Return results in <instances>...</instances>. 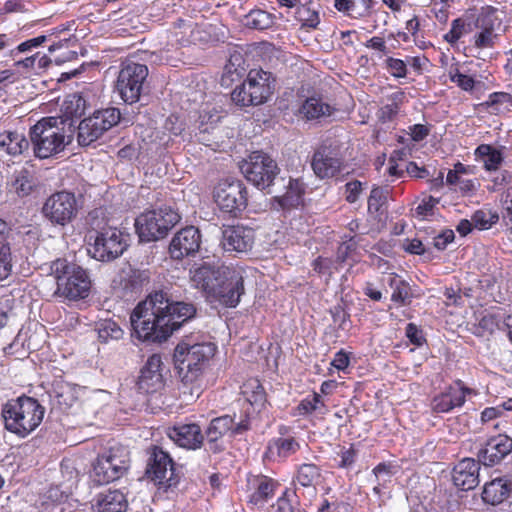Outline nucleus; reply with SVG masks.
<instances>
[{
	"label": "nucleus",
	"instance_id": "obj_36",
	"mask_svg": "<svg viewBox=\"0 0 512 512\" xmlns=\"http://www.w3.org/2000/svg\"><path fill=\"white\" fill-rule=\"evenodd\" d=\"M305 184L299 179H290L286 192L281 196H275L274 201L282 209L298 207L303 200Z\"/></svg>",
	"mask_w": 512,
	"mask_h": 512
},
{
	"label": "nucleus",
	"instance_id": "obj_61",
	"mask_svg": "<svg viewBox=\"0 0 512 512\" xmlns=\"http://www.w3.org/2000/svg\"><path fill=\"white\" fill-rule=\"evenodd\" d=\"M351 506L345 501L330 502L328 499H323L317 512H350Z\"/></svg>",
	"mask_w": 512,
	"mask_h": 512
},
{
	"label": "nucleus",
	"instance_id": "obj_59",
	"mask_svg": "<svg viewBox=\"0 0 512 512\" xmlns=\"http://www.w3.org/2000/svg\"><path fill=\"white\" fill-rule=\"evenodd\" d=\"M34 186L27 172L19 175L14 182L15 191L20 197L28 196L33 191Z\"/></svg>",
	"mask_w": 512,
	"mask_h": 512
},
{
	"label": "nucleus",
	"instance_id": "obj_25",
	"mask_svg": "<svg viewBox=\"0 0 512 512\" xmlns=\"http://www.w3.org/2000/svg\"><path fill=\"white\" fill-rule=\"evenodd\" d=\"M480 461L463 458L453 468L452 479L455 486L463 491L474 489L479 484Z\"/></svg>",
	"mask_w": 512,
	"mask_h": 512
},
{
	"label": "nucleus",
	"instance_id": "obj_26",
	"mask_svg": "<svg viewBox=\"0 0 512 512\" xmlns=\"http://www.w3.org/2000/svg\"><path fill=\"white\" fill-rule=\"evenodd\" d=\"M223 247L227 251L247 252L254 243V231L241 225L228 226L223 231Z\"/></svg>",
	"mask_w": 512,
	"mask_h": 512
},
{
	"label": "nucleus",
	"instance_id": "obj_9",
	"mask_svg": "<svg viewBox=\"0 0 512 512\" xmlns=\"http://www.w3.org/2000/svg\"><path fill=\"white\" fill-rule=\"evenodd\" d=\"M129 463L128 449L116 443L98 454L92 465V479L97 485L109 484L124 476Z\"/></svg>",
	"mask_w": 512,
	"mask_h": 512
},
{
	"label": "nucleus",
	"instance_id": "obj_46",
	"mask_svg": "<svg viewBox=\"0 0 512 512\" xmlns=\"http://www.w3.org/2000/svg\"><path fill=\"white\" fill-rule=\"evenodd\" d=\"M295 19L301 23V28L315 30L320 24L319 12L308 4H300L295 11Z\"/></svg>",
	"mask_w": 512,
	"mask_h": 512
},
{
	"label": "nucleus",
	"instance_id": "obj_5",
	"mask_svg": "<svg viewBox=\"0 0 512 512\" xmlns=\"http://www.w3.org/2000/svg\"><path fill=\"white\" fill-rule=\"evenodd\" d=\"M29 138L37 159L56 157L70 143L65 132L64 121L57 117H43L29 129Z\"/></svg>",
	"mask_w": 512,
	"mask_h": 512
},
{
	"label": "nucleus",
	"instance_id": "obj_8",
	"mask_svg": "<svg viewBox=\"0 0 512 512\" xmlns=\"http://www.w3.org/2000/svg\"><path fill=\"white\" fill-rule=\"evenodd\" d=\"M180 220L176 209L163 205L141 213L135 220V228L141 241H158L165 238Z\"/></svg>",
	"mask_w": 512,
	"mask_h": 512
},
{
	"label": "nucleus",
	"instance_id": "obj_19",
	"mask_svg": "<svg viewBox=\"0 0 512 512\" xmlns=\"http://www.w3.org/2000/svg\"><path fill=\"white\" fill-rule=\"evenodd\" d=\"M201 232L194 226H186L171 239L168 252L172 259L182 260L194 256L201 246Z\"/></svg>",
	"mask_w": 512,
	"mask_h": 512
},
{
	"label": "nucleus",
	"instance_id": "obj_63",
	"mask_svg": "<svg viewBox=\"0 0 512 512\" xmlns=\"http://www.w3.org/2000/svg\"><path fill=\"white\" fill-rule=\"evenodd\" d=\"M332 320L338 325L339 329L345 330L346 323L350 320V314L344 309L343 306L337 305L330 310Z\"/></svg>",
	"mask_w": 512,
	"mask_h": 512
},
{
	"label": "nucleus",
	"instance_id": "obj_30",
	"mask_svg": "<svg viewBox=\"0 0 512 512\" xmlns=\"http://www.w3.org/2000/svg\"><path fill=\"white\" fill-rule=\"evenodd\" d=\"M383 281L392 289L391 301L397 307L408 306L413 299L410 284L396 273H389Z\"/></svg>",
	"mask_w": 512,
	"mask_h": 512
},
{
	"label": "nucleus",
	"instance_id": "obj_13",
	"mask_svg": "<svg viewBox=\"0 0 512 512\" xmlns=\"http://www.w3.org/2000/svg\"><path fill=\"white\" fill-rule=\"evenodd\" d=\"M146 475L158 489L164 491L176 487L181 478L170 454L156 445L150 449Z\"/></svg>",
	"mask_w": 512,
	"mask_h": 512
},
{
	"label": "nucleus",
	"instance_id": "obj_15",
	"mask_svg": "<svg viewBox=\"0 0 512 512\" xmlns=\"http://www.w3.org/2000/svg\"><path fill=\"white\" fill-rule=\"evenodd\" d=\"M149 74L148 67L136 62L122 64L116 80V91L127 104L140 100Z\"/></svg>",
	"mask_w": 512,
	"mask_h": 512
},
{
	"label": "nucleus",
	"instance_id": "obj_7",
	"mask_svg": "<svg viewBox=\"0 0 512 512\" xmlns=\"http://www.w3.org/2000/svg\"><path fill=\"white\" fill-rule=\"evenodd\" d=\"M275 78L263 69H251L246 79L231 92L232 102L239 107L261 105L273 94Z\"/></svg>",
	"mask_w": 512,
	"mask_h": 512
},
{
	"label": "nucleus",
	"instance_id": "obj_37",
	"mask_svg": "<svg viewBox=\"0 0 512 512\" xmlns=\"http://www.w3.org/2000/svg\"><path fill=\"white\" fill-rule=\"evenodd\" d=\"M86 100L79 94L69 95L61 107L62 116L57 117L64 121V125L69 121V126L74 125V120L81 118L85 114Z\"/></svg>",
	"mask_w": 512,
	"mask_h": 512
},
{
	"label": "nucleus",
	"instance_id": "obj_28",
	"mask_svg": "<svg viewBox=\"0 0 512 512\" xmlns=\"http://www.w3.org/2000/svg\"><path fill=\"white\" fill-rule=\"evenodd\" d=\"M328 411V406L321 394L313 391L311 394L300 400L298 405L292 409L291 415L302 418H308L311 416H320L323 418Z\"/></svg>",
	"mask_w": 512,
	"mask_h": 512
},
{
	"label": "nucleus",
	"instance_id": "obj_39",
	"mask_svg": "<svg viewBox=\"0 0 512 512\" xmlns=\"http://www.w3.org/2000/svg\"><path fill=\"white\" fill-rule=\"evenodd\" d=\"M475 159L483 162L486 171H496L504 161L503 153L490 144H480L474 150Z\"/></svg>",
	"mask_w": 512,
	"mask_h": 512
},
{
	"label": "nucleus",
	"instance_id": "obj_58",
	"mask_svg": "<svg viewBox=\"0 0 512 512\" xmlns=\"http://www.w3.org/2000/svg\"><path fill=\"white\" fill-rule=\"evenodd\" d=\"M340 457V461L337 465L340 469H348L351 468L356 462L357 458V450L354 444H350L348 448L342 447L340 452L338 453Z\"/></svg>",
	"mask_w": 512,
	"mask_h": 512
},
{
	"label": "nucleus",
	"instance_id": "obj_4",
	"mask_svg": "<svg viewBox=\"0 0 512 512\" xmlns=\"http://www.w3.org/2000/svg\"><path fill=\"white\" fill-rule=\"evenodd\" d=\"M45 411L37 398L22 394L2 404L0 416L6 431L24 439L41 425Z\"/></svg>",
	"mask_w": 512,
	"mask_h": 512
},
{
	"label": "nucleus",
	"instance_id": "obj_38",
	"mask_svg": "<svg viewBox=\"0 0 512 512\" xmlns=\"http://www.w3.org/2000/svg\"><path fill=\"white\" fill-rule=\"evenodd\" d=\"M29 141L23 134L16 131H4L0 133V149L11 156L21 155L28 150Z\"/></svg>",
	"mask_w": 512,
	"mask_h": 512
},
{
	"label": "nucleus",
	"instance_id": "obj_18",
	"mask_svg": "<svg viewBox=\"0 0 512 512\" xmlns=\"http://www.w3.org/2000/svg\"><path fill=\"white\" fill-rule=\"evenodd\" d=\"M476 394V390L468 387L461 379H456L432 397L431 411L435 414L449 413L455 408H461L465 404L467 396Z\"/></svg>",
	"mask_w": 512,
	"mask_h": 512
},
{
	"label": "nucleus",
	"instance_id": "obj_14",
	"mask_svg": "<svg viewBox=\"0 0 512 512\" xmlns=\"http://www.w3.org/2000/svg\"><path fill=\"white\" fill-rule=\"evenodd\" d=\"M213 199L223 213L237 217L248 205V190L241 180L223 179L215 185Z\"/></svg>",
	"mask_w": 512,
	"mask_h": 512
},
{
	"label": "nucleus",
	"instance_id": "obj_60",
	"mask_svg": "<svg viewBox=\"0 0 512 512\" xmlns=\"http://www.w3.org/2000/svg\"><path fill=\"white\" fill-rule=\"evenodd\" d=\"M220 115L217 112L203 111L199 115V130L206 133L213 129L220 120Z\"/></svg>",
	"mask_w": 512,
	"mask_h": 512
},
{
	"label": "nucleus",
	"instance_id": "obj_16",
	"mask_svg": "<svg viewBox=\"0 0 512 512\" xmlns=\"http://www.w3.org/2000/svg\"><path fill=\"white\" fill-rule=\"evenodd\" d=\"M251 429L250 417L245 414L238 422L234 417L226 414L213 418L208 424L205 435L207 437V451L218 454L224 450L221 439L225 435L235 437L242 435Z\"/></svg>",
	"mask_w": 512,
	"mask_h": 512
},
{
	"label": "nucleus",
	"instance_id": "obj_50",
	"mask_svg": "<svg viewBox=\"0 0 512 512\" xmlns=\"http://www.w3.org/2000/svg\"><path fill=\"white\" fill-rule=\"evenodd\" d=\"M296 497L295 489L286 488L277 498L276 503L271 506L269 512H296L294 505Z\"/></svg>",
	"mask_w": 512,
	"mask_h": 512
},
{
	"label": "nucleus",
	"instance_id": "obj_29",
	"mask_svg": "<svg viewBox=\"0 0 512 512\" xmlns=\"http://www.w3.org/2000/svg\"><path fill=\"white\" fill-rule=\"evenodd\" d=\"M247 67L246 59L241 52L233 51L230 53L221 76V86L228 88L235 82L240 81L245 75Z\"/></svg>",
	"mask_w": 512,
	"mask_h": 512
},
{
	"label": "nucleus",
	"instance_id": "obj_17",
	"mask_svg": "<svg viewBox=\"0 0 512 512\" xmlns=\"http://www.w3.org/2000/svg\"><path fill=\"white\" fill-rule=\"evenodd\" d=\"M120 121L117 108L98 110L93 115L84 118L78 125V143L88 146L100 138L103 133Z\"/></svg>",
	"mask_w": 512,
	"mask_h": 512
},
{
	"label": "nucleus",
	"instance_id": "obj_23",
	"mask_svg": "<svg viewBox=\"0 0 512 512\" xmlns=\"http://www.w3.org/2000/svg\"><path fill=\"white\" fill-rule=\"evenodd\" d=\"M512 452V438L506 434L490 437L478 451L477 457L481 464L493 467L499 464Z\"/></svg>",
	"mask_w": 512,
	"mask_h": 512
},
{
	"label": "nucleus",
	"instance_id": "obj_41",
	"mask_svg": "<svg viewBox=\"0 0 512 512\" xmlns=\"http://www.w3.org/2000/svg\"><path fill=\"white\" fill-rule=\"evenodd\" d=\"M391 191L389 186H373L367 201L368 212L378 216L384 214Z\"/></svg>",
	"mask_w": 512,
	"mask_h": 512
},
{
	"label": "nucleus",
	"instance_id": "obj_56",
	"mask_svg": "<svg viewBox=\"0 0 512 512\" xmlns=\"http://www.w3.org/2000/svg\"><path fill=\"white\" fill-rule=\"evenodd\" d=\"M346 238L348 239L342 242L337 249V261L343 263L349 259H352L356 262V259L354 258V255L357 251V242L355 241V237L350 235L346 236Z\"/></svg>",
	"mask_w": 512,
	"mask_h": 512
},
{
	"label": "nucleus",
	"instance_id": "obj_2",
	"mask_svg": "<svg viewBox=\"0 0 512 512\" xmlns=\"http://www.w3.org/2000/svg\"><path fill=\"white\" fill-rule=\"evenodd\" d=\"M217 352V345L208 340L197 341L193 336L180 341L173 354L175 368L182 386L198 398L206 389L205 373Z\"/></svg>",
	"mask_w": 512,
	"mask_h": 512
},
{
	"label": "nucleus",
	"instance_id": "obj_45",
	"mask_svg": "<svg viewBox=\"0 0 512 512\" xmlns=\"http://www.w3.org/2000/svg\"><path fill=\"white\" fill-rule=\"evenodd\" d=\"M275 21V15L262 9L251 10L245 16V25L257 30L269 29L275 24Z\"/></svg>",
	"mask_w": 512,
	"mask_h": 512
},
{
	"label": "nucleus",
	"instance_id": "obj_24",
	"mask_svg": "<svg viewBox=\"0 0 512 512\" xmlns=\"http://www.w3.org/2000/svg\"><path fill=\"white\" fill-rule=\"evenodd\" d=\"M168 437L179 447L198 450L203 446L204 434L197 423H181L168 428Z\"/></svg>",
	"mask_w": 512,
	"mask_h": 512
},
{
	"label": "nucleus",
	"instance_id": "obj_20",
	"mask_svg": "<svg viewBox=\"0 0 512 512\" xmlns=\"http://www.w3.org/2000/svg\"><path fill=\"white\" fill-rule=\"evenodd\" d=\"M162 359L159 354H152L148 357L136 382L139 392L152 394L159 392L165 386V380L162 374Z\"/></svg>",
	"mask_w": 512,
	"mask_h": 512
},
{
	"label": "nucleus",
	"instance_id": "obj_21",
	"mask_svg": "<svg viewBox=\"0 0 512 512\" xmlns=\"http://www.w3.org/2000/svg\"><path fill=\"white\" fill-rule=\"evenodd\" d=\"M280 483L267 475L248 474L246 478V492L248 502L254 506H263L275 496Z\"/></svg>",
	"mask_w": 512,
	"mask_h": 512
},
{
	"label": "nucleus",
	"instance_id": "obj_47",
	"mask_svg": "<svg viewBox=\"0 0 512 512\" xmlns=\"http://www.w3.org/2000/svg\"><path fill=\"white\" fill-rule=\"evenodd\" d=\"M471 31V24L465 18L458 17L451 22L450 30L443 36V39L453 46Z\"/></svg>",
	"mask_w": 512,
	"mask_h": 512
},
{
	"label": "nucleus",
	"instance_id": "obj_33",
	"mask_svg": "<svg viewBox=\"0 0 512 512\" xmlns=\"http://www.w3.org/2000/svg\"><path fill=\"white\" fill-rule=\"evenodd\" d=\"M95 507L97 512H126L128 501L120 490H108L99 494Z\"/></svg>",
	"mask_w": 512,
	"mask_h": 512
},
{
	"label": "nucleus",
	"instance_id": "obj_12",
	"mask_svg": "<svg viewBox=\"0 0 512 512\" xmlns=\"http://www.w3.org/2000/svg\"><path fill=\"white\" fill-rule=\"evenodd\" d=\"M245 178L266 193H273L272 186L279 173L277 163L266 153L252 152L241 165Z\"/></svg>",
	"mask_w": 512,
	"mask_h": 512
},
{
	"label": "nucleus",
	"instance_id": "obj_6",
	"mask_svg": "<svg viewBox=\"0 0 512 512\" xmlns=\"http://www.w3.org/2000/svg\"><path fill=\"white\" fill-rule=\"evenodd\" d=\"M50 270L56 280V294L73 301L88 297L91 279L84 268L65 258H58L51 263Z\"/></svg>",
	"mask_w": 512,
	"mask_h": 512
},
{
	"label": "nucleus",
	"instance_id": "obj_49",
	"mask_svg": "<svg viewBox=\"0 0 512 512\" xmlns=\"http://www.w3.org/2000/svg\"><path fill=\"white\" fill-rule=\"evenodd\" d=\"M123 330L113 320L107 319L99 323L98 337L101 342H108L109 340H119L123 336Z\"/></svg>",
	"mask_w": 512,
	"mask_h": 512
},
{
	"label": "nucleus",
	"instance_id": "obj_43",
	"mask_svg": "<svg viewBox=\"0 0 512 512\" xmlns=\"http://www.w3.org/2000/svg\"><path fill=\"white\" fill-rule=\"evenodd\" d=\"M502 23L498 16V9L492 5L482 6L475 19V27L477 29H486L495 31Z\"/></svg>",
	"mask_w": 512,
	"mask_h": 512
},
{
	"label": "nucleus",
	"instance_id": "obj_31",
	"mask_svg": "<svg viewBox=\"0 0 512 512\" xmlns=\"http://www.w3.org/2000/svg\"><path fill=\"white\" fill-rule=\"evenodd\" d=\"M511 482L498 477L485 483L482 491V499L485 503L497 505L502 503L510 494Z\"/></svg>",
	"mask_w": 512,
	"mask_h": 512
},
{
	"label": "nucleus",
	"instance_id": "obj_32",
	"mask_svg": "<svg viewBox=\"0 0 512 512\" xmlns=\"http://www.w3.org/2000/svg\"><path fill=\"white\" fill-rule=\"evenodd\" d=\"M336 108L323 101L319 96H311L304 100L299 108V114L306 120H315L331 116Z\"/></svg>",
	"mask_w": 512,
	"mask_h": 512
},
{
	"label": "nucleus",
	"instance_id": "obj_53",
	"mask_svg": "<svg viewBox=\"0 0 512 512\" xmlns=\"http://www.w3.org/2000/svg\"><path fill=\"white\" fill-rule=\"evenodd\" d=\"M334 8L351 19H364L355 0H334Z\"/></svg>",
	"mask_w": 512,
	"mask_h": 512
},
{
	"label": "nucleus",
	"instance_id": "obj_3",
	"mask_svg": "<svg viewBox=\"0 0 512 512\" xmlns=\"http://www.w3.org/2000/svg\"><path fill=\"white\" fill-rule=\"evenodd\" d=\"M191 281L208 298L228 308H235L245 293L241 268L204 263L191 270Z\"/></svg>",
	"mask_w": 512,
	"mask_h": 512
},
{
	"label": "nucleus",
	"instance_id": "obj_52",
	"mask_svg": "<svg viewBox=\"0 0 512 512\" xmlns=\"http://www.w3.org/2000/svg\"><path fill=\"white\" fill-rule=\"evenodd\" d=\"M385 70L396 79L406 78L408 75V67L406 60L388 56L384 59Z\"/></svg>",
	"mask_w": 512,
	"mask_h": 512
},
{
	"label": "nucleus",
	"instance_id": "obj_62",
	"mask_svg": "<svg viewBox=\"0 0 512 512\" xmlns=\"http://www.w3.org/2000/svg\"><path fill=\"white\" fill-rule=\"evenodd\" d=\"M345 200L352 204L355 203L363 191V183L359 180H353L345 184Z\"/></svg>",
	"mask_w": 512,
	"mask_h": 512
},
{
	"label": "nucleus",
	"instance_id": "obj_10",
	"mask_svg": "<svg viewBox=\"0 0 512 512\" xmlns=\"http://www.w3.org/2000/svg\"><path fill=\"white\" fill-rule=\"evenodd\" d=\"M80 209L81 203L76 194L63 189L51 193L44 200L40 212L52 226L66 227L77 219Z\"/></svg>",
	"mask_w": 512,
	"mask_h": 512
},
{
	"label": "nucleus",
	"instance_id": "obj_42",
	"mask_svg": "<svg viewBox=\"0 0 512 512\" xmlns=\"http://www.w3.org/2000/svg\"><path fill=\"white\" fill-rule=\"evenodd\" d=\"M405 99V93L398 91L389 96L391 103L383 105L377 112L378 121L382 124L392 122L400 112Z\"/></svg>",
	"mask_w": 512,
	"mask_h": 512
},
{
	"label": "nucleus",
	"instance_id": "obj_40",
	"mask_svg": "<svg viewBox=\"0 0 512 512\" xmlns=\"http://www.w3.org/2000/svg\"><path fill=\"white\" fill-rule=\"evenodd\" d=\"M321 478V468L314 463L300 464L293 477V484L302 487H314Z\"/></svg>",
	"mask_w": 512,
	"mask_h": 512
},
{
	"label": "nucleus",
	"instance_id": "obj_48",
	"mask_svg": "<svg viewBox=\"0 0 512 512\" xmlns=\"http://www.w3.org/2000/svg\"><path fill=\"white\" fill-rule=\"evenodd\" d=\"M448 76L450 81L456 84L463 91L471 92L475 88V78L471 75L462 73L457 63L452 64L449 67Z\"/></svg>",
	"mask_w": 512,
	"mask_h": 512
},
{
	"label": "nucleus",
	"instance_id": "obj_64",
	"mask_svg": "<svg viewBox=\"0 0 512 512\" xmlns=\"http://www.w3.org/2000/svg\"><path fill=\"white\" fill-rule=\"evenodd\" d=\"M507 104L512 106V95L507 92H493L489 95L488 100L485 102L487 107H494Z\"/></svg>",
	"mask_w": 512,
	"mask_h": 512
},
{
	"label": "nucleus",
	"instance_id": "obj_1",
	"mask_svg": "<svg viewBox=\"0 0 512 512\" xmlns=\"http://www.w3.org/2000/svg\"><path fill=\"white\" fill-rule=\"evenodd\" d=\"M195 314L193 304L173 302L163 291H156L133 309L131 337L145 343H162Z\"/></svg>",
	"mask_w": 512,
	"mask_h": 512
},
{
	"label": "nucleus",
	"instance_id": "obj_55",
	"mask_svg": "<svg viewBox=\"0 0 512 512\" xmlns=\"http://www.w3.org/2000/svg\"><path fill=\"white\" fill-rule=\"evenodd\" d=\"M47 40V36L39 35L37 37L28 39L15 47L10 49V57L15 60L19 54L31 52L33 49L38 48Z\"/></svg>",
	"mask_w": 512,
	"mask_h": 512
},
{
	"label": "nucleus",
	"instance_id": "obj_27",
	"mask_svg": "<svg viewBox=\"0 0 512 512\" xmlns=\"http://www.w3.org/2000/svg\"><path fill=\"white\" fill-rule=\"evenodd\" d=\"M301 448L300 442L294 436L275 437L269 440L265 457L272 461H286Z\"/></svg>",
	"mask_w": 512,
	"mask_h": 512
},
{
	"label": "nucleus",
	"instance_id": "obj_51",
	"mask_svg": "<svg viewBox=\"0 0 512 512\" xmlns=\"http://www.w3.org/2000/svg\"><path fill=\"white\" fill-rule=\"evenodd\" d=\"M149 283L150 273L148 270H132L125 280V288L132 292H137Z\"/></svg>",
	"mask_w": 512,
	"mask_h": 512
},
{
	"label": "nucleus",
	"instance_id": "obj_34",
	"mask_svg": "<svg viewBox=\"0 0 512 512\" xmlns=\"http://www.w3.org/2000/svg\"><path fill=\"white\" fill-rule=\"evenodd\" d=\"M241 393L245 400L260 412L267 403V394L261 384L256 378H250L243 383Z\"/></svg>",
	"mask_w": 512,
	"mask_h": 512
},
{
	"label": "nucleus",
	"instance_id": "obj_22",
	"mask_svg": "<svg viewBox=\"0 0 512 512\" xmlns=\"http://www.w3.org/2000/svg\"><path fill=\"white\" fill-rule=\"evenodd\" d=\"M311 166L318 178L328 179L340 173L343 162L335 149L321 145L312 156Z\"/></svg>",
	"mask_w": 512,
	"mask_h": 512
},
{
	"label": "nucleus",
	"instance_id": "obj_57",
	"mask_svg": "<svg viewBox=\"0 0 512 512\" xmlns=\"http://www.w3.org/2000/svg\"><path fill=\"white\" fill-rule=\"evenodd\" d=\"M163 129L169 136L178 137L185 131L186 123L179 116L171 114L166 118Z\"/></svg>",
	"mask_w": 512,
	"mask_h": 512
},
{
	"label": "nucleus",
	"instance_id": "obj_54",
	"mask_svg": "<svg viewBox=\"0 0 512 512\" xmlns=\"http://www.w3.org/2000/svg\"><path fill=\"white\" fill-rule=\"evenodd\" d=\"M498 35L495 31L479 29L473 37L474 47L480 50L491 49L495 46Z\"/></svg>",
	"mask_w": 512,
	"mask_h": 512
},
{
	"label": "nucleus",
	"instance_id": "obj_11",
	"mask_svg": "<svg viewBox=\"0 0 512 512\" xmlns=\"http://www.w3.org/2000/svg\"><path fill=\"white\" fill-rule=\"evenodd\" d=\"M128 234L113 226H105L90 236L88 253L92 258L101 262H110L120 257L128 247Z\"/></svg>",
	"mask_w": 512,
	"mask_h": 512
},
{
	"label": "nucleus",
	"instance_id": "obj_35",
	"mask_svg": "<svg viewBox=\"0 0 512 512\" xmlns=\"http://www.w3.org/2000/svg\"><path fill=\"white\" fill-rule=\"evenodd\" d=\"M53 401L56 408L62 412H67L78 401L76 386L58 382L53 387Z\"/></svg>",
	"mask_w": 512,
	"mask_h": 512
},
{
	"label": "nucleus",
	"instance_id": "obj_44",
	"mask_svg": "<svg viewBox=\"0 0 512 512\" xmlns=\"http://www.w3.org/2000/svg\"><path fill=\"white\" fill-rule=\"evenodd\" d=\"M5 222L0 220V281L8 278L12 272V253L10 244L4 237Z\"/></svg>",
	"mask_w": 512,
	"mask_h": 512
}]
</instances>
